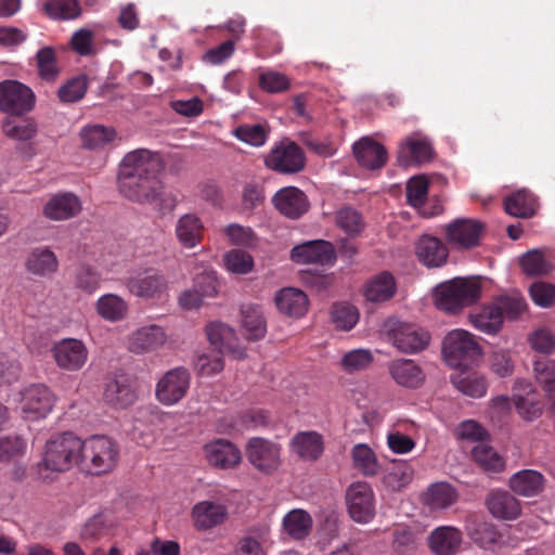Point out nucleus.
<instances>
[{"mask_svg": "<svg viewBox=\"0 0 555 555\" xmlns=\"http://www.w3.org/2000/svg\"><path fill=\"white\" fill-rule=\"evenodd\" d=\"M332 320L336 327L350 331L359 321V312L351 305L336 304L332 309Z\"/></svg>", "mask_w": 555, "mask_h": 555, "instance_id": "61", "label": "nucleus"}, {"mask_svg": "<svg viewBox=\"0 0 555 555\" xmlns=\"http://www.w3.org/2000/svg\"><path fill=\"white\" fill-rule=\"evenodd\" d=\"M88 89V79L81 75L68 80L57 92L59 99L64 103H74L83 98Z\"/></svg>", "mask_w": 555, "mask_h": 555, "instance_id": "59", "label": "nucleus"}, {"mask_svg": "<svg viewBox=\"0 0 555 555\" xmlns=\"http://www.w3.org/2000/svg\"><path fill=\"white\" fill-rule=\"evenodd\" d=\"M416 255L426 267L438 268L447 262L449 250L441 240L424 235L416 244Z\"/></svg>", "mask_w": 555, "mask_h": 555, "instance_id": "35", "label": "nucleus"}, {"mask_svg": "<svg viewBox=\"0 0 555 555\" xmlns=\"http://www.w3.org/2000/svg\"><path fill=\"white\" fill-rule=\"evenodd\" d=\"M190 383L191 375L186 369L179 366L169 370L156 385V399L164 405H173L186 396Z\"/></svg>", "mask_w": 555, "mask_h": 555, "instance_id": "13", "label": "nucleus"}, {"mask_svg": "<svg viewBox=\"0 0 555 555\" xmlns=\"http://www.w3.org/2000/svg\"><path fill=\"white\" fill-rule=\"evenodd\" d=\"M16 406L26 421L46 418L56 402L55 395L44 384H31L23 388L15 398Z\"/></svg>", "mask_w": 555, "mask_h": 555, "instance_id": "6", "label": "nucleus"}, {"mask_svg": "<svg viewBox=\"0 0 555 555\" xmlns=\"http://www.w3.org/2000/svg\"><path fill=\"white\" fill-rule=\"evenodd\" d=\"M388 372L398 386L406 389H417L426 379L422 366L411 359L392 360L388 364Z\"/></svg>", "mask_w": 555, "mask_h": 555, "instance_id": "25", "label": "nucleus"}, {"mask_svg": "<svg viewBox=\"0 0 555 555\" xmlns=\"http://www.w3.org/2000/svg\"><path fill=\"white\" fill-rule=\"evenodd\" d=\"M27 440L20 435L0 437V462L17 460L26 454Z\"/></svg>", "mask_w": 555, "mask_h": 555, "instance_id": "53", "label": "nucleus"}, {"mask_svg": "<svg viewBox=\"0 0 555 555\" xmlns=\"http://www.w3.org/2000/svg\"><path fill=\"white\" fill-rule=\"evenodd\" d=\"M414 477L413 467L404 461H395L383 477V482L392 491H400L411 483Z\"/></svg>", "mask_w": 555, "mask_h": 555, "instance_id": "47", "label": "nucleus"}, {"mask_svg": "<svg viewBox=\"0 0 555 555\" xmlns=\"http://www.w3.org/2000/svg\"><path fill=\"white\" fill-rule=\"evenodd\" d=\"M168 341L164 327L157 324L143 325L133 331L127 339L128 349L137 354L153 353Z\"/></svg>", "mask_w": 555, "mask_h": 555, "instance_id": "18", "label": "nucleus"}, {"mask_svg": "<svg viewBox=\"0 0 555 555\" xmlns=\"http://www.w3.org/2000/svg\"><path fill=\"white\" fill-rule=\"evenodd\" d=\"M463 533L453 526H439L427 537V545L434 555H455L462 545Z\"/></svg>", "mask_w": 555, "mask_h": 555, "instance_id": "27", "label": "nucleus"}, {"mask_svg": "<svg viewBox=\"0 0 555 555\" xmlns=\"http://www.w3.org/2000/svg\"><path fill=\"white\" fill-rule=\"evenodd\" d=\"M512 490L522 496L539 494L544 486V477L537 470L525 469L516 473L509 480Z\"/></svg>", "mask_w": 555, "mask_h": 555, "instance_id": "42", "label": "nucleus"}, {"mask_svg": "<svg viewBox=\"0 0 555 555\" xmlns=\"http://www.w3.org/2000/svg\"><path fill=\"white\" fill-rule=\"evenodd\" d=\"M80 472L90 476L112 473L118 465L120 449L113 438L92 435L80 439Z\"/></svg>", "mask_w": 555, "mask_h": 555, "instance_id": "3", "label": "nucleus"}, {"mask_svg": "<svg viewBox=\"0 0 555 555\" xmlns=\"http://www.w3.org/2000/svg\"><path fill=\"white\" fill-rule=\"evenodd\" d=\"M353 465L363 475L374 476L378 472V462L374 451L363 443L356 444L351 451Z\"/></svg>", "mask_w": 555, "mask_h": 555, "instance_id": "51", "label": "nucleus"}, {"mask_svg": "<svg viewBox=\"0 0 555 555\" xmlns=\"http://www.w3.org/2000/svg\"><path fill=\"white\" fill-rule=\"evenodd\" d=\"M537 380L543 386L550 409L555 413V362L547 359L534 361Z\"/></svg>", "mask_w": 555, "mask_h": 555, "instance_id": "46", "label": "nucleus"}, {"mask_svg": "<svg viewBox=\"0 0 555 555\" xmlns=\"http://www.w3.org/2000/svg\"><path fill=\"white\" fill-rule=\"evenodd\" d=\"M44 13L54 20H72L80 14L78 0H48L42 7Z\"/></svg>", "mask_w": 555, "mask_h": 555, "instance_id": "52", "label": "nucleus"}, {"mask_svg": "<svg viewBox=\"0 0 555 555\" xmlns=\"http://www.w3.org/2000/svg\"><path fill=\"white\" fill-rule=\"evenodd\" d=\"M346 501L350 517L360 524L371 521L375 515L374 494L366 482H353L347 490Z\"/></svg>", "mask_w": 555, "mask_h": 555, "instance_id": "15", "label": "nucleus"}, {"mask_svg": "<svg viewBox=\"0 0 555 555\" xmlns=\"http://www.w3.org/2000/svg\"><path fill=\"white\" fill-rule=\"evenodd\" d=\"M264 164L269 169L278 172L296 173L304 169L306 157L296 143L282 141L268 153Z\"/></svg>", "mask_w": 555, "mask_h": 555, "instance_id": "11", "label": "nucleus"}, {"mask_svg": "<svg viewBox=\"0 0 555 555\" xmlns=\"http://www.w3.org/2000/svg\"><path fill=\"white\" fill-rule=\"evenodd\" d=\"M513 401L517 413L525 421H533L542 414L544 404L540 395L529 383L524 380L515 383Z\"/></svg>", "mask_w": 555, "mask_h": 555, "instance_id": "24", "label": "nucleus"}, {"mask_svg": "<svg viewBox=\"0 0 555 555\" xmlns=\"http://www.w3.org/2000/svg\"><path fill=\"white\" fill-rule=\"evenodd\" d=\"M384 328L388 339L403 353H417L424 350L430 340L429 333L415 324L388 320Z\"/></svg>", "mask_w": 555, "mask_h": 555, "instance_id": "7", "label": "nucleus"}, {"mask_svg": "<svg viewBox=\"0 0 555 555\" xmlns=\"http://www.w3.org/2000/svg\"><path fill=\"white\" fill-rule=\"evenodd\" d=\"M428 186V179L425 176H415L406 183L408 203L424 217H433L442 211L440 204H435L431 209H427L425 202L427 199Z\"/></svg>", "mask_w": 555, "mask_h": 555, "instance_id": "34", "label": "nucleus"}, {"mask_svg": "<svg viewBox=\"0 0 555 555\" xmlns=\"http://www.w3.org/2000/svg\"><path fill=\"white\" fill-rule=\"evenodd\" d=\"M207 463L219 469H232L242 461L241 450L227 439H215L203 447Z\"/></svg>", "mask_w": 555, "mask_h": 555, "instance_id": "20", "label": "nucleus"}, {"mask_svg": "<svg viewBox=\"0 0 555 555\" xmlns=\"http://www.w3.org/2000/svg\"><path fill=\"white\" fill-rule=\"evenodd\" d=\"M163 162L157 153L146 149H139L126 154L122 158L118 181L140 179L141 177L159 176Z\"/></svg>", "mask_w": 555, "mask_h": 555, "instance_id": "9", "label": "nucleus"}, {"mask_svg": "<svg viewBox=\"0 0 555 555\" xmlns=\"http://www.w3.org/2000/svg\"><path fill=\"white\" fill-rule=\"evenodd\" d=\"M505 211L514 217L530 218L534 215L538 203L532 193L527 190H520L504 201Z\"/></svg>", "mask_w": 555, "mask_h": 555, "instance_id": "44", "label": "nucleus"}, {"mask_svg": "<svg viewBox=\"0 0 555 555\" xmlns=\"http://www.w3.org/2000/svg\"><path fill=\"white\" fill-rule=\"evenodd\" d=\"M119 192L128 199L137 203H153L160 196L164 185L159 176L141 177L118 181Z\"/></svg>", "mask_w": 555, "mask_h": 555, "instance_id": "19", "label": "nucleus"}, {"mask_svg": "<svg viewBox=\"0 0 555 555\" xmlns=\"http://www.w3.org/2000/svg\"><path fill=\"white\" fill-rule=\"evenodd\" d=\"M233 134L240 141L249 144L251 146H262L268 139L267 129L259 124L256 125H241L233 130Z\"/></svg>", "mask_w": 555, "mask_h": 555, "instance_id": "58", "label": "nucleus"}, {"mask_svg": "<svg viewBox=\"0 0 555 555\" xmlns=\"http://www.w3.org/2000/svg\"><path fill=\"white\" fill-rule=\"evenodd\" d=\"M225 268L236 274H246L253 270L254 259L246 251L232 249L224 255Z\"/></svg>", "mask_w": 555, "mask_h": 555, "instance_id": "62", "label": "nucleus"}, {"mask_svg": "<svg viewBox=\"0 0 555 555\" xmlns=\"http://www.w3.org/2000/svg\"><path fill=\"white\" fill-rule=\"evenodd\" d=\"M527 308L524 297L519 293H511L495 298L492 302L469 312L468 321L474 328L487 335L498 334L504 319H516Z\"/></svg>", "mask_w": 555, "mask_h": 555, "instance_id": "2", "label": "nucleus"}, {"mask_svg": "<svg viewBox=\"0 0 555 555\" xmlns=\"http://www.w3.org/2000/svg\"><path fill=\"white\" fill-rule=\"evenodd\" d=\"M313 526L311 515L301 508L289 511L282 519V528L284 532L294 540L306 539Z\"/></svg>", "mask_w": 555, "mask_h": 555, "instance_id": "41", "label": "nucleus"}, {"mask_svg": "<svg viewBox=\"0 0 555 555\" xmlns=\"http://www.w3.org/2000/svg\"><path fill=\"white\" fill-rule=\"evenodd\" d=\"M80 438L73 433H63L47 440L40 462L36 466L38 478L50 482L57 475L69 472L74 466L80 469Z\"/></svg>", "mask_w": 555, "mask_h": 555, "instance_id": "1", "label": "nucleus"}, {"mask_svg": "<svg viewBox=\"0 0 555 555\" xmlns=\"http://www.w3.org/2000/svg\"><path fill=\"white\" fill-rule=\"evenodd\" d=\"M242 327L245 336L250 340H258L267 333L262 310L257 305H244L242 307Z\"/></svg>", "mask_w": 555, "mask_h": 555, "instance_id": "43", "label": "nucleus"}, {"mask_svg": "<svg viewBox=\"0 0 555 555\" xmlns=\"http://www.w3.org/2000/svg\"><path fill=\"white\" fill-rule=\"evenodd\" d=\"M442 352L448 364L455 369H467L478 362L482 356V349L476 336L462 328L453 330L446 335Z\"/></svg>", "mask_w": 555, "mask_h": 555, "instance_id": "5", "label": "nucleus"}, {"mask_svg": "<svg viewBox=\"0 0 555 555\" xmlns=\"http://www.w3.org/2000/svg\"><path fill=\"white\" fill-rule=\"evenodd\" d=\"M337 225L349 235L359 234L364 229L361 215L351 207H344L336 212Z\"/></svg>", "mask_w": 555, "mask_h": 555, "instance_id": "60", "label": "nucleus"}, {"mask_svg": "<svg viewBox=\"0 0 555 555\" xmlns=\"http://www.w3.org/2000/svg\"><path fill=\"white\" fill-rule=\"evenodd\" d=\"M353 154L358 163L367 169H377L385 165L386 150L382 144L370 138H362L353 145Z\"/></svg>", "mask_w": 555, "mask_h": 555, "instance_id": "37", "label": "nucleus"}, {"mask_svg": "<svg viewBox=\"0 0 555 555\" xmlns=\"http://www.w3.org/2000/svg\"><path fill=\"white\" fill-rule=\"evenodd\" d=\"M86 345L76 338H63L51 347V354L56 365L67 372L81 370L88 360Z\"/></svg>", "mask_w": 555, "mask_h": 555, "instance_id": "14", "label": "nucleus"}, {"mask_svg": "<svg viewBox=\"0 0 555 555\" xmlns=\"http://www.w3.org/2000/svg\"><path fill=\"white\" fill-rule=\"evenodd\" d=\"M373 359V354L369 349H354L343 356L340 366L347 373L359 372L369 367Z\"/></svg>", "mask_w": 555, "mask_h": 555, "instance_id": "56", "label": "nucleus"}, {"mask_svg": "<svg viewBox=\"0 0 555 555\" xmlns=\"http://www.w3.org/2000/svg\"><path fill=\"white\" fill-rule=\"evenodd\" d=\"M397 289L395 278L389 272H380L369 280L364 287V297L372 302H382L390 299Z\"/></svg>", "mask_w": 555, "mask_h": 555, "instance_id": "39", "label": "nucleus"}, {"mask_svg": "<svg viewBox=\"0 0 555 555\" xmlns=\"http://www.w3.org/2000/svg\"><path fill=\"white\" fill-rule=\"evenodd\" d=\"M474 461L488 473H499L505 467L503 457L491 447L478 444L472 451Z\"/></svg>", "mask_w": 555, "mask_h": 555, "instance_id": "50", "label": "nucleus"}, {"mask_svg": "<svg viewBox=\"0 0 555 555\" xmlns=\"http://www.w3.org/2000/svg\"><path fill=\"white\" fill-rule=\"evenodd\" d=\"M459 499L456 489L446 481L431 483L423 494V504L431 512L451 507Z\"/></svg>", "mask_w": 555, "mask_h": 555, "instance_id": "33", "label": "nucleus"}, {"mask_svg": "<svg viewBox=\"0 0 555 555\" xmlns=\"http://www.w3.org/2000/svg\"><path fill=\"white\" fill-rule=\"evenodd\" d=\"M274 302L280 313L292 319L305 317L309 309L308 296L296 287L280 289L274 296Z\"/></svg>", "mask_w": 555, "mask_h": 555, "instance_id": "29", "label": "nucleus"}, {"mask_svg": "<svg viewBox=\"0 0 555 555\" xmlns=\"http://www.w3.org/2000/svg\"><path fill=\"white\" fill-rule=\"evenodd\" d=\"M524 272L528 275H542L552 271L551 263L545 259L540 249H532L520 258Z\"/></svg>", "mask_w": 555, "mask_h": 555, "instance_id": "55", "label": "nucleus"}, {"mask_svg": "<svg viewBox=\"0 0 555 555\" xmlns=\"http://www.w3.org/2000/svg\"><path fill=\"white\" fill-rule=\"evenodd\" d=\"M225 352H219L217 349L204 352L197 356L194 363L197 375L203 377H209L220 373L224 367L222 354Z\"/></svg>", "mask_w": 555, "mask_h": 555, "instance_id": "54", "label": "nucleus"}, {"mask_svg": "<svg viewBox=\"0 0 555 555\" xmlns=\"http://www.w3.org/2000/svg\"><path fill=\"white\" fill-rule=\"evenodd\" d=\"M125 286L129 294L144 300L162 299L168 289L166 278L153 269L131 274L125 280Z\"/></svg>", "mask_w": 555, "mask_h": 555, "instance_id": "10", "label": "nucleus"}, {"mask_svg": "<svg viewBox=\"0 0 555 555\" xmlns=\"http://www.w3.org/2000/svg\"><path fill=\"white\" fill-rule=\"evenodd\" d=\"M175 233L181 246L193 248L204 237V224L195 214H185L178 219Z\"/></svg>", "mask_w": 555, "mask_h": 555, "instance_id": "36", "label": "nucleus"}, {"mask_svg": "<svg viewBox=\"0 0 555 555\" xmlns=\"http://www.w3.org/2000/svg\"><path fill=\"white\" fill-rule=\"evenodd\" d=\"M59 266L55 253L47 246L30 249L25 261L27 272L40 278L52 276L57 272Z\"/></svg>", "mask_w": 555, "mask_h": 555, "instance_id": "30", "label": "nucleus"}, {"mask_svg": "<svg viewBox=\"0 0 555 555\" xmlns=\"http://www.w3.org/2000/svg\"><path fill=\"white\" fill-rule=\"evenodd\" d=\"M274 207L284 216L297 219L309 209L306 194L295 186L281 189L273 196Z\"/></svg>", "mask_w": 555, "mask_h": 555, "instance_id": "28", "label": "nucleus"}, {"mask_svg": "<svg viewBox=\"0 0 555 555\" xmlns=\"http://www.w3.org/2000/svg\"><path fill=\"white\" fill-rule=\"evenodd\" d=\"M490 513L500 519L514 520L521 512L520 504L506 491H494L487 499Z\"/></svg>", "mask_w": 555, "mask_h": 555, "instance_id": "40", "label": "nucleus"}, {"mask_svg": "<svg viewBox=\"0 0 555 555\" xmlns=\"http://www.w3.org/2000/svg\"><path fill=\"white\" fill-rule=\"evenodd\" d=\"M80 198L72 192L53 194L42 206V216L51 221H65L79 215Z\"/></svg>", "mask_w": 555, "mask_h": 555, "instance_id": "21", "label": "nucleus"}, {"mask_svg": "<svg viewBox=\"0 0 555 555\" xmlns=\"http://www.w3.org/2000/svg\"><path fill=\"white\" fill-rule=\"evenodd\" d=\"M114 128L102 125L86 126L80 131L82 146L89 150H101L116 139Z\"/></svg>", "mask_w": 555, "mask_h": 555, "instance_id": "45", "label": "nucleus"}, {"mask_svg": "<svg viewBox=\"0 0 555 555\" xmlns=\"http://www.w3.org/2000/svg\"><path fill=\"white\" fill-rule=\"evenodd\" d=\"M94 308L100 318L112 323L124 321L129 314L128 301L114 293H106L100 296L95 301Z\"/></svg>", "mask_w": 555, "mask_h": 555, "instance_id": "38", "label": "nucleus"}, {"mask_svg": "<svg viewBox=\"0 0 555 555\" xmlns=\"http://www.w3.org/2000/svg\"><path fill=\"white\" fill-rule=\"evenodd\" d=\"M433 157V146L428 139L415 132L406 137L399 145L398 162L403 167L428 162Z\"/></svg>", "mask_w": 555, "mask_h": 555, "instance_id": "23", "label": "nucleus"}, {"mask_svg": "<svg viewBox=\"0 0 555 555\" xmlns=\"http://www.w3.org/2000/svg\"><path fill=\"white\" fill-rule=\"evenodd\" d=\"M292 261L298 264H333L336 259L332 243L323 240L308 241L294 246L289 255Z\"/></svg>", "mask_w": 555, "mask_h": 555, "instance_id": "16", "label": "nucleus"}, {"mask_svg": "<svg viewBox=\"0 0 555 555\" xmlns=\"http://www.w3.org/2000/svg\"><path fill=\"white\" fill-rule=\"evenodd\" d=\"M217 295V278L214 272H204L194 280L192 289L182 292L179 296V306L183 310L199 308L204 300Z\"/></svg>", "mask_w": 555, "mask_h": 555, "instance_id": "22", "label": "nucleus"}, {"mask_svg": "<svg viewBox=\"0 0 555 555\" xmlns=\"http://www.w3.org/2000/svg\"><path fill=\"white\" fill-rule=\"evenodd\" d=\"M191 517L196 530L206 531L227 520L228 508L224 504L215 501H201L192 507Z\"/></svg>", "mask_w": 555, "mask_h": 555, "instance_id": "26", "label": "nucleus"}, {"mask_svg": "<svg viewBox=\"0 0 555 555\" xmlns=\"http://www.w3.org/2000/svg\"><path fill=\"white\" fill-rule=\"evenodd\" d=\"M453 384L461 392L473 398L483 397L488 389L486 378L477 373H460L453 377Z\"/></svg>", "mask_w": 555, "mask_h": 555, "instance_id": "49", "label": "nucleus"}, {"mask_svg": "<svg viewBox=\"0 0 555 555\" xmlns=\"http://www.w3.org/2000/svg\"><path fill=\"white\" fill-rule=\"evenodd\" d=\"M35 106V94L30 88L16 80L0 82V111L11 115H23Z\"/></svg>", "mask_w": 555, "mask_h": 555, "instance_id": "12", "label": "nucleus"}, {"mask_svg": "<svg viewBox=\"0 0 555 555\" xmlns=\"http://www.w3.org/2000/svg\"><path fill=\"white\" fill-rule=\"evenodd\" d=\"M207 338L219 352H229L235 359L245 357V349L234 346V331L221 322H211L206 327Z\"/></svg>", "mask_w": 555, "mask_h": 555, "instance_id": "32", "label": "nucleus"}, {"mask_svg": "<svg viewBox=\"0 0 555 555\" xmlns=\"http://www.w3.org/2000/svg\"><path fill=\"white\" fill-rule=\"evenodd\" d=\"M223 232L229 242L233 245L242 247H253L256 245L257 237L254 231L248 227L232 223L227 225Z\"/></svg>", "mask_w": 555, "mask_h": 555, "instance_id": "63", "label": "nucleus"}, {"mask_svg": "<svg viewBox=\"0 0 555 555\" xmlns=\"http://www.w3.org/2000/svg\"><path fill=\"white\" fill-rule=\"evenodd\" d=\"M481 296L480 282L475 278H454L435 288V304L447 313H457Z\"/></svg>", "mask_w": 555, "mask_h": 555, "instance_id": "4", "label": "nucleus"}, {"mask_svg": "<svg viewBox=\"0 0 555 555\" xmlns=\"http://www.w3.org/2000/svg\"><path fill=\"white\" fill-rule=\"evenodd\" d=\"M3 132L10 139L27 141L35 137L37 127L29 119L14 120L8 118L3 122Z\"/></svg>", "mask_w": 555, "mask_h": 555, "instance_id": "57", "label": "nucleus"}, {"mask_svg": "<svg viewBox=\"0 0 555 555\" xmlns=\"http://www.w3.org/2000/svg\"><path fill=\"white\" fill-rule=\"evenodd\" d=\"M289 448L300 460L314 462L323 454L324 440L317 431H300L292 438Z\"/></svg>", "mask_w": 555, "mask_h": 555, "instance_id": "31", "label": "nucleus"}, {"mask_svg": "<svg viewBox=\"0 0 555 555\" xmlns=\"http://www.w3.org/2000/svg\"><path fill=\"white\" fill-rule=\"evenodd\" d=\"M282 448L279 443L262 438H249L245 444V455L248 463L259 473L270 475L276 472L281 464Z\"/></svg>", "mask_w": 555, "mask_h": 555, "instance_id": "8", "label": "nucleus"}, {"mask_svg": "<svg viewBox=\"0 0 555 555\" xmlns=\"http://www.w3.org/2000/svg\"><path fill=\"white\" fill-rule=\"evenodd\" d=\"M386 442L389 450L395 454H408L416 446L415 440L397 428L387 433Z\"/></svg>", "mask_w": 555, "mask_h": 555, "instance_id": "64", "label": "nucleus"}, {"mask_svg": "<svg viewBox=\"0 0 555 555\" xmlns=\"http://www.w3.org/2000/svg\"><path fill=\"white\" fill-rule=\"evenodd\" d=\"M104 398L114 406L127 408L134 403L137 395L127 380H112L106 385Z\"/></svg>", "mask_w": 555, "mask_h": 555, "instance_id": "48", "label": "nucleus"}, {"mask_svg": "<svg viewBox=\"0 0 555 555\" xmlns=\"http://www.w3.org/2000/svg\"><path fill=\"white\" fill-rule=\"evenodd\" d=\"M483 224L475 219H456L444 228L448 243L456 249H469L478 245Z\"/></svg>", "mask_w": 555, "mask_h": 555, "instance_id": "17", "label": "nucleus"}]
</instances>
